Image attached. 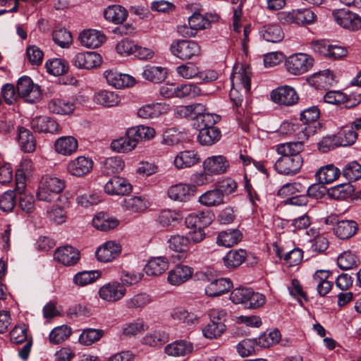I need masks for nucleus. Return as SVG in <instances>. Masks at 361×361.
I'll use <instances>...</instances> for the list:
<instances>
[{
  "mask_svg": "<svg viewBox=\"0 0 361 361\" xmlns=\"http://www.w3.org/2000/svg\"><path fill=\"white\" fill-rule=\"evenodd\" d=\"M236 70L237 68H235L231 75L233 87L230 91L229 97L233 106L236 108L237 120L240 123L247 124L250 121V117L249 116H243V113L244 114V110L242 108L243 97L239 94L238 90L235 87V85L239 88H244L245 92H248L250 90V71L249 67L243 66L240 67L238 71H236Z\"/></svg>",
  "mask_w": 361,
  "mask_h": 361,
  "instance_id": "nucleus-1",
  "label": "nucleus"
},
{
  "mask_svg": "<svg viewBox=\"0 0 361 361\" xmlns=\"http://www.w3.org/2000/svg\"><path fill=\"white\" fill-rule=\"evenodd\" d=\"M65 188L63 180L51 176L42 178L37 192V198L39 201L52 202Z\"/></svg>",
  "mask_w": 361,
  "mask_h": 361,
  "instance_id": "nucleus-2",
  "label": "nucleus"
},
{
  "mask_svg": "<svg viewBox=\"0 0 361 361\" xmlns=\"http://www.w3.org/2000/svg\"><path fill=\"white\" fill-rule=\"evenodd\" d=\"M279 21L283 24L309 25L316 21L317 16L309 8L295 9L290 12L278 14Z\"/></svg>",
  "mask_w": 361,
  "mask_h": 361,
  "instance_id": "nucleus-3",
  "label": "nucleus"
},
{
  "mask_svg": "<svg viewBox=\"0 0 361 361\" xmlns=\"http://www.w3.org/2000/svg\"><path fill=\"white\" fill-rule=\"evenodd\" d=\"M171 54L181 60H188L200 54V45L192 40L179 39L170 46Z\"/></svg>",
  "mask_w": 361,
  "mask_h": 361,
  "instance_id": "nucleus-4",
  "label": "nucleus"
},
{
  "mask_svg": "<svg viewBox=\"0 0 361 361\" xmlns=\"http://www.w3.org/2000/svg\"><path fill=\"white\" fill-rule=\"evenodd\" d=\"M314 59L306 54H295L290 56L285 66L288 72L293 75H301L307 72L313 65Z\"/></svg>",
  "mask_w": 361,
  "mask_h": 361,
  "instance_id": "nucleus-5",
  "label": "nucleus"
},
{
  "mask_svg": "<svg viewBox=\"0 0 361 361\" xmlns=\"http://www.w3.org/2000/svg\"><path fill=\"white\" fill-rule=\"evenodd\" d=\"M17 92L19 97L31 104L36 102L41 97L39 87L35 85L27 76H23L18 80Z\"/></svg>",
  "mask_w": 361,
  "mask_h": 361,
  "instance_id": "nucleus-6",
  "label": "nucleus"
},
{
  "mask_svg": "<svg viewBox=\"0 0 361 361\" xmlns=\"http://www.w3.org/2000/svg\"><path fill=\"white\" fill-rule=\"evenodd\" d=\"M303 159L301 156L290 157H281L275 163L274 169L280 174L293 176L298 173L302 167Z\"/></svg>",
  "mask_w": 361,
  "mask_h": 361,
  "instance_id": "nucleus-7",
  "label": "nucleus"
},
{
  "mask_svg": "<svg viewBox=\"0 0 361 361\" xmlns=\"http://www.w3.org/2000/svg\"><path fill=\"white\" fill-rule=\"evenodd\" d=\"M246 260L251 266L257 263V257L247 255L245 250H230L223 258L224 264L228 269L237 268Z\"/></svg>",
  "mask_w": 361,
  "mask_h": 361,
  "instance_id": "nucleus-8",
  "label": "nucleus"
},
{
  "mask_svg": "<svg viewBox=\"0 0 361 361\" xmlns=\"http://www.w3.org/2000/svg\"><path fill=\"white\" fill-rule=\"evenodd\" d=\"M332 16L336 23L343 28L357 30L361 27V18L349 10H335L332 12Z\"/></svg>",
  "mask_w": 361,
  "mask_h": 361,
  "instance_id": "nucleus-9",
  "label": "nucleus"
},
{
  "mask_svg": "<svg viewBox=\"0 0 361 361\" xmlns=\"http://www.w3.org/2000/svg\"><path fill=\"white\" fill-rule=\"evenodd\" d=\"M126 293L124 286L118 281L103 285L99 290V297L107 302H115L122 299Z\"/></svg>",
  "mask_w": 361,
  "mask_h": 361,
  "instance_id": "nucleus-10",
  "label": "nucleus"
},
{
  "mask_svg": "<svg viewBox=\"0 0 361 361\" xmlns=\"http://www.w3.org/2000/svg\"><path fill=\"white\" fill-rule=\"evenodd\" d=\"M271 98L275 103L285 106H291L296 104L299 97L294 88L284 85L274 90L271 93Z\"/></svg>",
  "mask_w": 361,
  "mask_h": 361,
  "instance_id": "nucleus-11",
  "label": "nucleus"
},
{
  "mask_svg": "<svg viewBox=\"0 0 361 361\" xmlns=\"http://www.w3.org/2000/svg\"><path fill=\"white\" fill-rule=\"evenodd\" d=\"M197 187L194 185L178 183L171 186L168 196L171 200L178 202H188L196 193Z\"/></svg>",
  "mask_w": 361,
  "mask_h": 361,
  "instance_id": "nucleus-12",
  "label": "nucleus"
},
{
  "mask_svg": "<svg viewBox=\"0 0 361 361\" xmlns=\"http://www.w3.org/2000/svg\"><path fill=\"white\" fill-rule=\"evenodd\" d=\"M209 22L200 13H194L188 18L189 27L186 25L179 26L178 32L184 37H192L198 30L205 29Z\"/></svg>",
  "mask_w": 361,
  "mask_h": 361,
  "instance_id": "nucleus-13",
  "label": "nucleus"
},
{
  "mask_svg": "<svg viewBox=\"0 0 361 361\" xmlns=\"http://www.w3.org/2000/svg\"><path fill=\"white\" fill-rule=\"evenodd\" d=\"M72 63L78 68L91 69L100 66L102 57L94 51L78 53L73 58Z\"/></svg>",
  "mask_w": 361,
  "mask_h": 361,
  "instance_id": "nucleus-14",
  "label": "nucleus"
},
{
  "mask_svg": "<svg viewBox=\"0 0 361 361\" xmlns=\"http://www.w3.org/2000/svg\"><path fill=\"white\" fill-rule=\"evenodd\" d=\"M104 191L111 195H126L132 191V185L124 178L114 176L105 184Z\"/></svg>",
  "mask_w": 361,
  "mask_h": 361,
  "instance_id": "nucleus-15",
  "label": "nucleus"
},
{
  "mask_svg": "<svg viewBox=\"0 0 361 361\" xmlns=\"http://www.w3.org/2000/svg\"><path fill=\"white\" fill-rule=\"evenodd\" d=\"M92 166L93 161L91 159L81 156L69 162L68 171L74 176L82 177L89 173Z\"/></svg>",
  "mask_w": 361,
  "mask_h": 361,
  "instance_id": "nucleus-16",
  "label": "nucleus"
},
{
  "mask_svg": "<svg viewBox=\"0 0 361 361\" xmlns=\"http://www.w3.org/2000/svg\"><path fill=\"white\" fill-rule=\"evenodd\" d=\"M82 46L90 49H95L102 45L106 40L105 35L99 30L89 29L82 31L79 36Z\"/></svg>",
  "mask_w": 361,
  "mask_h": 361,
  "instance_id": "nucleus-17",
  "label": "nucleus"
},
{
  "mask_svg": "<svg viewBox=\"0 0 361 361\" xmlns=\"http://www.w3.org/2000/svg\"><path fill=\"white\" fill-rule=\"evenodd\" d=\"M229 164L223 156H213L208 157L203 162V169L210 174H221L226 171Z\"/></svg>",
  "mask_w": 361,
  "mask_h": 361,
  "instance_id": "nucleus-18",
  "label": "nucleus"
},
{
  "mask_svg": "<svg viewBox=\"0 0 361 361\" xmlns=\"http://www.w3.org/2000/svg\"><path fill=\"white\" fill-rule=\"evenodd\" d=\"M31 127L38 133H54L59 131V124L49 117L37 116L32 119Z\"/></svg>",
  "mask_w": 361,
  "mask_h": 361,
  "instance_id": "nucleus-19",
  "label": "nucleus"
},
{
  "mask_svg": "<svg viewBox=\"0 0 361 361\" xmlns=\"http://www.w3.org/2000/svg\"><path fill=\"white\" fill-rule=\"evenodd\" d=\"M192 275V270L185 265H178L168 274V281L173 286H179L188 281Z\"/></svg>",
  "mask_w": 361,
  "mask_h": 361,
  "instance_id": "nucleus-20",
  "label": "nucleus"
},
{
  "mask_svg": "<svg viewBox=\"0 0 361 361\" xmlns=\"http://www.w3.org/2000/svg\"><path fill=\"white\" fill-rule=\"evenodd\" d=\"M233 287L231 281L228 278H220L211 282L205 288V293L209 297H217L230 290Z\"/></svg>",
  "mask_w": 361,
  "mask_h": 361,
  "instance_id": "nucleus-21",
  "label": "nucleus"
},
{
  "mask_svg": "<svg viewBox=\"0 0 361 361\" xmlns=\"http://www.w3.org/2000/svg\"><path fill=\"white\" fill-rule=\"evenodd\" d=\"M319 114V109L316 106L309 107L300 114V120L307 125L303 130L305 135L309 136L310 133L315 132L316 126H311V124L314 125L317 123Z\"/></svg>",
  "mask_w": 361,
  "mask_h": 361,
  "instance_id": "nucleus-22",
  "label": "nucleus"
},
{
  "mask_svg": "<svg viewBox=\"0 0 361 361\" xmlns=\"http://www.w3.org/2000/svg\"><path fill=\"white\" fill-rule=\"evenodd\" d=\"M193 350V345L191 342L180 340L174 341L165 347V353L171 356H185Z\"/></svg>",
  "mask_w": 361,
  "mask_h": 361,
  "instance_id": "nucleus-23",
  "label": "nucleus"
},
{
  "mask_svg": "<svg viewBox=\"0 0 361 361\" xmlns=\"http://www.w3.org/2000/svg\"><path fill=\"white\" fill-rule=\"evenodd\" d=\"M169 259L166 257H152L145 267V273L148 276H157L168 269Z\"/></svg>",
  "mask_w": 361,
  "mask_h": 361,
  "instance_id": "nucleus-24",
  "label": "nucleus"
},
{
  "mask_svg": "<svg viewBox=\"0 0 361 361\" xmlns=\"http://www.w3.org/2000/svg\"><path fill=\"white\" fill-rule=\"evenodd\" d=\"M169 109V105L162 103H152L143 106L137 111V115L143 118H156Z\"/></svg>",
  "mask_w": 361,
  "mask_h": 361,
  "instance_id": "nucleus-25",
  "label": "nucleus"
},
{
  "mask_svg": "<svg viewBox=\"0 0 361 361\" xmlns=\"http://www.w3.org/2000/svg\"><path fill=\"white\" fill-rule=\"evenodd\" d=\"M18 132L21 149L26 153L33 152L36 149V139L32 133L24 127L18 128Z\"/></svg>",
  "mask_w": 361,
  "mask_h": 361,
  "instance_id": "nucleus-26",
  "label": "nucleus"
},
{
  "mask_svg": "<svg viewBox=\"0 0 361 361\" xmlns=\"http://www.w3.org/2000/svg\"><path fill=\"white\" fill-rule=\"evenodd\" d=\"M171 317L178 323H183L186 326H191L197 323L200 319V317L195 313L188 312L181 307L173 309L171 312Z\"/></svg>",
  "mask_w": 361,
  "mask_h": 361,
  "instance_id": "nucleus-27",
  "label": "nucleus"
},
{
  "mask_svg": "<svg viewBox=\"0 0 361 361\" xmlns=\"http://www.w3.org/2000/svg\"><path fill=\"white\" fill-rule=\"evenodd\" d=\"M357 230V224L355 221L342 220L337 223L334 232L340 239H348L353 236Z\"/></svg>",
  "mask_w": 361,
  "mask_h": 361,
  "instance_id": "nucleus-28",
  "label": "nucleus"
},
{
  "mask_svg": "<svg viewBox=\"0 0 361 361\" xmlns=\"http://www.w3.org/2000/svg\"><path fill=\"white\" fill-rule=\"evenodd\" d=\"M80 254L78 250H55L54 258L58 262L65 266H73L80 259Z\"/></svg>",
  "mask_w": 361,
  "mask_h": 361,
  "instance_id": "nucleus-29",
  "label": "nucleus"
},
{
  "mask_svg": "<svg viewBox=\"0 0 361 361\" xmlns=\"http://www.w3.org/2000/svg\"><path fill=\"white\" fill-rule=\"evenodd\" d=\"M128 16L127 10L120 5L109 6L104 11L105 19L115 24L123 23Z\"/></svg>",
  "mask_w": 361,
  "mask_h": 361,
  "instance_id": "nucleus-30",
  "label": "nucleus"
},
{
  "mask_svg": "<svg viewBox=\"0 0 361 361\" xmlns=\"http://www.w3.org/2000/svg\"><path fill=\"white\" fill-rule=\"evenodd\" d=\"M200 159L197 152L192 150L178 153L174 159V165L178 169H184L199 163Z\"/></svg>",
  "mask_w": 361,
  "mask_h": 361,
  "instance_id": "nucleus-31",
  "label": "nucleus"
},
{
  "mask_svg": "<svg viewBox=\"0 0 361 361\" xmlns=\"http://www.w3.org/2000/svg\"><path fill=\"white\" fill-rule=\"evenodd\" d=\"M56 151L63 155H71L78 149V141L72 136H63L55 142Z\"/></svg>",
  "mask_w": 361,
  "mask_h": 361,
  "instance_id": "nucleus-32",
  "label": "nucleus"
},
{
  "mask_svg": "<svg viewBox=\"0 0 361 361\" xmlns=\"http://www.w3.org/2000/svg\"><path fill=\"white\" fill-rule=\"evenodd\" d=\"M137 144L135 137L130 136L128 129L125 136L112 141L111 147L115 152L125 153L133 149Z\"/></svg>",
  "mask_w": 361,
  "mask_h": 361,
  "instance_id": "nucleus-33",
  "label": "nucleus"
},
{
  "mask_svg": "<svg viewBox=\"0 0 361 361\" xmlns=\"http://www.w3.org/2000/svg\"><path fill=\"white\" fill-rule=\"evenodd\" d=\"M242 239V233L238 230H229L221 232L216 238L219 246L231 247L237 245Z\"/></svg>",
  "mask_w": 361,
  "mask_h": 361,
  "instance_id": "nucleus-34",
  "label": "nucleus"
},
{
  "mask_svg": "<svg viewBox=\"0 0 361 361\" xmlns=\"http://www.w3.org/2000/svg\"><path fill=\"white\" fill-rule=\"evenodd\" d=\"M94 101L95 103L105 107H112L118 105L121 102V99L119 96L114 92L101 90L94 94Z\"/></svg>",
  "mask_w": 361,
  "mask_h": 361,
  "instance_id": "nucleus-35",
  "label": "nucleus"
},
{
  "mask_svg": "<svg viewBox=\"0 0 361 361\" xmlns=\"http://www.w3.org/2000/svg\"><path fill=\"white\" fill-rule=\"evenodd\" d=\"M48 109L54 114H69L75 109L73 102L60 98H54L48 104Z\"/></svg>",
  "mask_w": 361,
  "mask_h": 361,
  "instance_id": "nucleus-36",
  "label": "nucleus"
},
{
  "mask_svg": "<svg viewBox=\"0 0 361 361\" xmlns=\"http://www.w3.org/2000/svg\"><path fill=\"white\" fill-rule=\"evenodd\" d=\"M337 264L343 270L352 269L359 265L360 259L354 252L348 250L338 255Z\"/></svg>",
  "mask_w": 361,
  "mask_h": 361,
  "instance_id": "nucleus-37",
  "label": "nucleus"
},
{
  "mask_svg": "<svg viewBox=\"0 0 361 361\" xmlns=\"http://www.w3.org/2000/svg\"><path fill=\"white\" fill-rule=\"evenodd\" d=\"M197 140L202 145H212L221 137V131L217 128L198 129Z\"/></svg>",
  "mask_w": 361,
  "mask_h": 361,
  "instance_id": "nucleus-38",
  "label": "nucleus"
},
{
  "mask_svg": "<svg viewBox=\"0 0 361 361\" xmlns=\"http://www.w3.org/2000/svg\"><path fill=\"white\" fill-rule=\"evenodd\" d=\"M340 170L333 164L320 168L316 173V177L322 184H328L334 181L340 175Z\"/></svg>",
  "mask_w": 361,
  "mask_h": 361,
  "instance_id": "nucleus-39",
  "label": "nucleus"
},
{
  "mask_svg": "<svg viewBox=\"0 0 361 361\" xmlns=\"http://www.w3.org/2000/svg\"><path fill=\"white\" fill-rule=\"evenodd\" d=\"M224 195L216 188L203 193L199 197V202L207 207H216L224 203Z\"/></svg>",
  "mask_w": 361,
  "mask_h": 361,
  "instance_id": "nucleus-40",
  "label": "nucleus"
},
{
  "mask_svg": "<svg viewBox=\"0 0 361 361\" xmlns=\"http://www.w3.org/2000/svg\"><path fill=\"white\" fill-rule=\"evenodd\" d=\"M329 276V272L324 270H318L313 276V281L317 283V291L321 296L326 295L332 288V283L327 280Z\"/></svg>",
  "mask_w": 361,
  "mask_h": 361,
  "instance_id": "nucleus-41",
  "label": "nucleus"
},
{
  "mask_svg": "<svg viewBox=\"0 0 361 361\" xmlns=\"http://www.w3.org/2000/svg\"><path fill=\"white\" fill-rule=\"evenodd\" d=\"M276 150L281 157L301 156L300 153L303 150V143L302 142L281 143L276 146Z\"/></svg>",
  "mask_w": 361,
  "mask_h": 361,
  "instance_id": "nucleus-42",
  "label": "nucleus"
},
{
  "mask_svg": "<svg viewBox=\"0 0 361 361\" xmlns=\"http://www.w3.org/2000/svg\"><path fill=\"white\" fill-rule=\"evenodd\" d=\"M261 33L266 41L272 43L281 42L284 37L281 27L278 25H264L261 30Z\"/></svg>",
  "mask_w": 361,
  "mask_h": 361,
  "instance_id": "nucleus-43",
  "label": "nucleus"
},
{
  "mask_svg": "<svg viewBox=\"0 0 361 361\" xmlns=\"http://www.w3.org/2000/svg\"><path fill=\"white\" fill-rule=\"evenodd\" d=\"M102 271L99 270L82 271L77 273L73 277V282L79 286H85L92 283L99 279Z\"/></svg>",
  "mask_w": 361,
  "mask_h": 361,
  "instance_id": "nucleus-44",
  "label": "nucleus"
},
{
  "mask_svg": "<svg viewBox=\"0 0 361 361\" xmlns=\"http://www.w3.org/2000/svg\"><path fill=\"white\" fill-rule=\"evenodd\" d=\"M195 120L194 125L197 129L215 128L214 125L220 121V116L214 114L204 113L202 111L200 114H197Z\"/></svg>",
  "mask_w": 361,
  "mask_h": 361,
  "instance_id": "nucleus-45",
  "label": "nucleus"
},
{
  "mask_svg": "<svg viewBox=\"0 0 361 361\" xmlns=\"http://www.w3.org/2000/svg\"><path fill=\"white\" fill-rule=\"evenodd\" d=\"M54 42L62 48L68 47L73 38L71 32L65 27H56L52 32Z\"/></svg>",
  "mask_w": 361,
  "mask_h": 361,
  "instance_id": "nucleus-46",
  "label": "nucleus"
},
{
  "mask_svg": "<svg viewBox=\"0 0 361 361\" xmlns=\"http://www.w3.org/2000/svg\"><path fill=\"white\" fill-rule=\"evenodd\" d=\"M142 77L150 82L159 83L164 81L166 76L164 68L157 66H147L142 73Z\"/></svg>",
  "mask_w": 361,
  "mask_h": 361,
  "instance_id": "nucleus-47",
  "label": "nucleus"
},
{
  "mask_svg": "<svg viewBox=\"0 0 361 361\" xmlns=\"http://www.w3.org/2000/svg\"><path fill=\"white\" fill-rule=\"evenodd\" d=\"M124 168V162L118 157H113L107 158L103 163V173L109 176L116 173H119Z\"/></svg>",
  "mask_w": 361,
  "mask_h": 361,
  "instance_id": "nucleus-48",
  "label": "nucleus"
},
{
  "mask_svg": "<svg viewBox=\"0 0 361 361\" xmlns=\"http://www.w3.org/2000/svg\"><path fill=\"white\" fill-rule=\"evenodd\" d=\"M104 331L97 329H85L79 337V342L85 345H90L99 341L104 336Z\"/></svg>",
  "mask_w": 361,
  "mask_h": 361,
  "instance_id": "nucleus-49",
  "label": "nucleus"
},
{
  "mask_svg": "<svg viewBox=\"0 0 361 361\" xmlns=\"http://www.w3.org/2000/svg\"><path fill=\"white\" fill-rule=\"evenodd\" d=\"M204 110V105L196 103L190 105L178 106L176 110V114L180 117L195 119L197 114H200V111Z\"/></svg>",
  "mask_w": 361,
  "mask_h": 361,
  "instance_id": "nucleus-50",
  "label": "nucleus"
},
{
  "mask_svg": "<svg viewBox=\"0 0 361 361\" xmlns=\"http://www.w3.org/2000/svg\"><path fill=\"white\" fill-rule=\"evenodd\" d=\"M129 133L131 137H135L137 143L143 139L149 140L154 137L155 130L153 128L145 126H140L129 128Z\"/></svg>",
  "mask_w": 361,
  "mask_h": 361,
  "instance_id": "nucleus-51",
  "label": "nucleus"
},
{
  "mask_svg": "<svg viewBox=\"0 0 361 361\" xmlns=\"http://www.w3.org/2000/svg\"><path fill=\"white\" fill-rule=\"evenodd\" d=\"M152 302L149 295L145 293H140L134 295L130 299L126 300V306L128 309L143 308Z\"/></svg>",
  "mask_w": 361,
  "mask_h": 361,
  "instance_id": "nucleus-52",
  "label": "nucleus"
},
{
  "mask_svg": "<svg viewBox=\"0 0 361 361\" xmlns=\"http://www.w3.org/2000/svg\"><path fill=\"white\" fill-rule=\"evenodd\" d=\"M45 67L49 73L54 75H61L68 71V66L64 60L54 59L46 62Z\"/></svg>",
  "mask_w": 361,
  "mask_h": 361,
  "instance_id": "nucleus-53",
  "label": "nucleus"
},
{
  "mask_svg": "<svg viewBox=\"0 0 361 361\" xmlns=\"http://www.w3.org/2000/svg\"><path fill=\"white\" fill-rule=\"evenodd\" d=\"M123 207L132 212H142L147 208V203L141 197H133L125 199Z\"/></svg>",
  "mask_w": 361,
  "mask_h": 361,
  "instance_id": "nucleus-54",
  "label": "nucleus"
},
{
  "mask_svg": "<svg viewBox=\"0 0 361 361\" xmlns=\"http://www.w3.org/2000/svg\"><path fill=\"white\" fill-rule=\"evenodd\" d=\"M341 146H349L353 145L357 139V133L348 126L343 128L337 134Z\"/></svg>",
  "mask_w": 361,
  "mask_h": 361,
  "instance_id": "nucleus-55",
  "label": "nucleus"
},
{
  "mask_svg": "<svg viewBox=\"0 0 361 361\" xmlns=\"http://www.w3.org/2000/svg\"><path fill=\"white\" fill-rule=\"evenodd\" d=\"M71 334V329L62 325L54 329L49 334V341L54 344H59L67 339Z\"/></svg>",
  "mask_w": 361,
  "mask_h": 361,
  "instance_id": "nucleus-56",
  "label": "nucleus"
},
{
  "mask_svg": "<svg viewBox=\"0 0 361 361\" xmlns=\"http://www.w3.org/2000/svg\"><path fill=\"white\" fill-rule=\"evenodd\" d=\"M225 330V324L211 322L202 329V334L205 338L214 339L220 337Z\"/></svg>",
  "mask_w": 361,
  "mask_h": 361,
  "instance_id": "nucleus-57",
  "label": "nucleus"
},
{
  "mask_svg": "<svg viewBox=\"0 0 361 361\" xmlns=\"http://www.w3.org/2000/svg\"><path fill=\"white\" fill-rule=\"evenodd\" d=\"M283 250H276V255L280 259L284 255V260L289 266H295L300 264L302 259V250H290L286 254L283 253Z\"/></svg>",
  "mask_w": 361,
  "mask_h": 361,
  "instance_id": "nucleus-58",
  "label": "nucleus"
},
{
  "mask_svg": "<svg viewBox=\"0 0 361 361\" xmlns=\"http://www.w3.org/2000/svg\"><path fill=\"white\" fill-rule=\"evenodd\" d=\"M200 90L192 84H184L176 85V97L192 98L200 94Z\"/></svg>",
  "mask_w": 361,
  "mask_h": 361,
  "instance_id": "nucleus-59",
  "label": "nucleus"
},
{
  "mask_svg": "<svg viewBox=\"0 0 361 361\" xmlns=\"http://www.w3.org/2000/svg\"><path fill=\"white\" fill-rule=\"evenodd\" d=\"M343 175L349 182L357 180L361 178V164L350 162L343 169Z\"/></svg>",
  "mask_w": 361,
  "mask_h": 361,
  "instance_id": "nucleus-60",
  "label": "nucleus"
},
{
  "mask_svg": "<svg viewBox=\"0 0 361 361\" xmlns=\"http://www.w3.org/2000/svg\"><path fill=\"white\" fill-rule=\"evenodd\" d=\"M176 71L179 75L184 78L190 79L197 78L200 79V71L198 67L194 63H187L180 65L176 68Z\"/></svg>",
  "mask_w": 361,
  "mask_h": 361,
  "instance_id": "nucleus-61",
  "label": "nucleus"
},
{
  "mask_svg": "<svg viewBox=\"0 0 361 361\" xmlns=\"http://www.w3.org/2000/svg\"><path fill=\"white\" fill-rule=\"evenodd\" d=\"M93 226L98 230L107 231L115 228L118 221L115 219H104V216H96L92 220Z\"/></svg>",
  "mask_w": 361,
  "mask_h": 361,
  "instance_id": "nucleus-62",
  "label": "nucleus"
},
{
  "mask_svg": "<svg viewBox=\"0 0 361 361\" xmlns=\"http://www.w3.org/2000/svg\"><path fill=\"white\" fill-rule=\"evenodd\" d=\"M16 196L15 192L8 190L4 192L0 197V209L4 212H11L16 205Z\"/></svg>",
  "mask_w": 361,
  "mask_h": 361,
  "instance_id": "nucleus-63",
  "label": "nucleus"
},
{
  "mask_svg": "<svg viewBox=\"0 0 361 361\" xmlns=\"http://www.w3.org/2000/svg\"><path fill=\"white\" fill-rule=\"evenodd\" d=\"M255 343L256 340L255 339H243L237 345V350L242 357L249 356L256 350Z\"/></svg>",
  "mask_w": 361,
  "mask_h": 361,
  "instance_id": "nucleus-64",
  "label": "nucleus"
}]
</instances>
